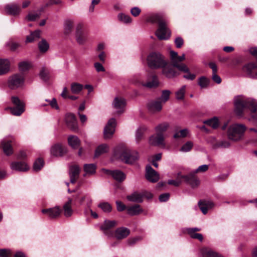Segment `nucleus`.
<instances>
[{
    "label": "nucleus",
    "instance_id": "nucleus-1",
    "mask_svg": "<svg viewBox=\"0 0 257 257\" xmlns=\"http://www.w3.org/2000/svg\"><path fill=\"white\" fill-rule=\"evenodd\" d=\"M147 62L151 70L148 71L147 82H142V86L149 89L156 88L160 84L158 77L153 69L161 67V54L152 51L147 57Z\"/></svg>",
    "mask_w": 257,
    "mask_h": 257
},
{
    "label": "nucleus",
    "instance_id": "nucleus-2",
    "mask_svg": "<svg viewBox=\"0 0 257 257\" xmlns=\"http://www.w3.org/2000/svg\"><path fill=\"white\" fill-rule=\"evenodd\" d=\"M234 111L237 116H242L244 110L246 108L249 109L252 112L256 110L257 102L251 98H247L240 95L234 97Z\"/></svg>",
    "mask_w": 257,
    "mask_h": 257
},
{
    "label": "nucleus",
    "instance_id": "nucleus-3",
    "mask_svg": "<svg viewBox=\"0 0 257 257\" xmlns=\"http://www.w3.org/2000/svg\"><path fill=\"white\" fill-rule=\"evenodd\" d=\"M72 202V199L69 198L63 205L62 209L59 206H57L53 208L43 209L42 212L44 214L47 215L52 219L58 217L62 211L66 217H69L73 213V210L71 205Z\"/></svg>",
    "mask_w": 257,
    "mask_h": 257
},
{
    "label": "nucleus",
    "instance_id": "nucleus-4",
    "mask_svg": "<svg viewBox=\"0 0 257 257\" xmlns=\"http://www.w3.org/2000/svg\"><path fill=\"white\" fill-rule=\"evenodd\" d=\"M246 127L243 124L234 123L230 125L227 131V136L229 140L238 141L242 139Z\"/></svg>",
    "mask_w": 257,
    "mask_h": 257
},
{
    "label": "nucleus",
    "instance_id": "nucleus-5",
    "mask_svg": "<svg viewBox=\"0 0 257 257\" xmlns=\"http://www.w3.org/2000/svg\"><path fill=\"white\" fill-rule=\"evenodd\" d=\"M138 158L139 154L137 152L128 149H123L120 153V158L126 164H132L136 161Z\"/></svg>",
    "mask_w": 257,
    "mask_h": 257
},
{
    "label": "nucleus",
    "instance_id": "nucleus-6",
    "mask_svg": "<svg viewBox=\"0 0 257 257\" xmlns=\"http://www.w3.org/2000/svg\"><path fill=\"white\" fill-rule=\"evenodd\" d=\"M11 100L15 106L10 107L8 108L10 110V112L13 115H21L25 111V104L17 96H12Z\"/></svg>",
    "mask_w": 257,
    "mask_h": 257
},
{
    "label": "nucleus",
    "instance_id": "nucleus-7",
    "mask_svg": "<svg viewBox=\"0 0 257 257\" xmlns=\"http://www.w3.org/2000/svg\"><path fill=\"white\" fill-rule=\"evenodd\" d=\"M25 80V76L19 73L10 76L8 80V86L12 89H14L21 86Z\"/></svg>",
    "mask_w": 257,
    "mask_h": 257
},
{
    "label": "nucleus",
    "instance_id": "nucleus-8",
    "mask_svg": "<svg viewBox=\"0 0 257 257\" xmlns=\"http://www.w3.org/2000/svg\"><path fill=\"white\" fill-rule=\"evenodd\" d=\"M146 21L157 25L158 28L155 32V35L159 40H161V15L159 14H152L147 17Z\"/></svg>",
    "mask_w": 257,
    "mask_h": 257
},
{
    "label": "nucleus",
    "instance_id": "nucleus-9",
    "mask_svg": "<svg viewBox=\"0 0 257 257\" xmlns=\"http://www.w3.org/2000/svg\"><path fill=\"white\" fill-rule=\"evenodd\" d=\"M191 174L187 175H183L180 172L177 173L176 179L175 180L171 179L168 181V184L169 185H173L175 187L179 186L183 181L185 182H189V180L192 178Z\"/></svg>",
    "mask_w": 257,
    "mask_h": 257
},
{
    "label": "nucleus",
    "instance_id": "nucleus-10",
    "mask_svg": "<svg viewBox=\"0 0 257 257\" xmlns=\"http://www.w3.org/2000/svg\"><path fill=\"white\" fill-rule=\"evenodd\" d=\"M145 177L149 182H157L160 178V175L150 165L146 166Z\"/></svg>",
    "mask_w": 257,
    "mask_h": 257
},
{
    "label": "nucleus",
    "instance_id": "nucleus-11",
    "mask_svg": "<svg viewBox=\"0 0 257 257\" xmlns=\"http://www.w3.org/2000/svg\"><path fill=\"white\" fill-rule=\"evenodd\" d=\"M116 120L112 118L110 119L104 129V137L105 139H109L112 137L115 132L116 126Z\"/></svg>",
    "mask_w": 257,
    "mask_h": 257
},
{
    "label": "nucleus",
    "instance_id": "nucleus-12",
    "mask_svg": "<svg viewBox=\"0 0 257 257\" xmlns=\"http://www.w3.org/2000/svg\"><path fill=\"white\" fill-rule=\"evenodd\" d=\"M65 122L67 126L72 131L77 132L78 126L75 115L73 113H68L66 115Z\"/></svg>",
    "mask_w": 257,
    "mask_h": 257
},
{
    "label": "nucleus",
    "instance_id": "nucleus-13",
    "mask_svg": "<svg viewBox=\"0 0 257 257\" xmlns=\"http://www.w3.org/2000/svg\"><path fill=\"white\" fill-rule=\"evenodd\" d=\"M116 225L117 221L115 220H105L100 228L106 235L112 236L113 235V232L110 229Z\"/></svg>",
    "mask_w": 257,
    "mask_h": 257
},
{
    "label": "nucleus",
    "instance_id": "nucleus-14",
    "mask_svg": "<svg viewBox=\"0 0 257 257\" xmlns=\"http://www.w3.org/2000/svg\"><path fill=\"white\" fill-rule=\"evenodd\" d=\"M75 36L77 43L80 45L83 44L86 41L87 35L81 24L77 26Z\"/></svg>",
    "mask_w": 257,
    "mask_h": 257
},
{
    "label": "nucleus",
    "instance_id": "nucleus-15",
    "mask_svg": "<svg viewBox=\"0 0 257 257\" xmlns=\"http://www.w3.org/2000/svg\"><path fill=\"white\" fill-rule=\"evenodd\" d=\"M243 71L249 77L257 79V64L250 63L245 65Z\"/></svg>",
    "mask_w": 257,
    "mask_h": 257
},
{
    "label": "nucleus",
    "instance_id": "nucleus-16",
    "mask_svg": "<svg viewBox=\"0 0 257 257\" xmlns=\"http://www.w3.org/2000/svg\"><path fill=\"white\" fill-rule=\"evenodd\" d=\"M149 111L152 113H155L161 111V97L150 101L148 104Z\"/></svg>",
    "mask_w": 257,
    "mask_h": 257
},
{
    "label": "nucleus",
    "instance_id": "nucleus-17",
    "mask_svg": "<svg viewBox=\"0 0 257 257\" xmlns=\"http://www.w3.org/2000/svg\"><path fill=\"white\" fill-rule=\"evenodd\" d=\"M162 72L167 77L171 78L178 75V73L170 66H168L166 62L162 59Z\"/></svg>",
    "mask_w": 257,
    "mask_h": 257
},
{
    "label": "nucleus",
    "instance_id": "nucleus-18",
    "mask_svg": "<svg viewBox=\"0 0 257 257\" xmlns=\"http://www.w3.org/2000/svg\"><path fill=\"white\" fill-rule=\"evenodd\" d=\"M14 142L12 140H3L0 145V148L2 147L4 153L7 156H11L14 153L13 146Z\"/></svg>",
    "mask_w": 257,
    "mask_h": 257
},
{
    "label": "nucleus",
    "instance_id": "nucleus-19",
    "mask_svg": "<svg viewBox=\"0 0 257 257\" xmlns=\"http://www.w3.org/2000/svg\"><path fill=\"white\" fill-rule=\"evenodd\" d=\"M13 170L20 172H25L29 169V167L24 161H14L10 165Z\"/></svg>",
    "mask_w": 257,
    "mask_h": 257
},
{
    "label": "nucleus",
    "instance_id": "nucleus-20",
    "mask_svg": "<svg viewBox=\"0 0 257 257\" xmlns=\"http://www.w3.org/2000/svg\"><path fill=\"white\" fill-rule=\"evenodd\" d=\"M156 135H152L150 137L149 142L152 146H159L161 145V124L156 127Z\"/></svg>",
    "mask_w": 257,
    "mask_h": 257
},
{
    "label": "nucleus",
    "instance_id": "nucleus-21",
    "mask_svg": "<svg viewBox=\"0 0 257 257\" xmlns=\"http://www.w3.org/2000/svg\"><path fill=\"white\" fill-rule=\"evenodd\" d=\"M51 153L54 156H62L67 153V149L60 144H56L52 147Z\"/></svg>",
    "mask_w": 257,
    "mask_h": 257
},
{
    "label": "nucleus",
    "instance_id": "nucleus-22",
    "mask_svg": "<svg viewBox=\"0 0 257 257\" xmlns=\"http://www.w3.org/2000/svg\"><path fill=\"white\" fill-rule=\"evenodd\" d=\"M113 105L115 108L119 109L116 112L119 115L124 112L123 108L126 105V102L124 98L116 97L114 99Z\"/></svg>",
    "mask_w": 257,
    "mask_h": 257
},
{
    "label": "nucleus",
    "instance_id": "nucleus-23",
    "mask_svg": "<svg viewBox=\"0 0 257 257\" xmlns=\"http://www.w3.org/2000/svg\"><path fill=\"white\" fill-rule=\"evenodd\" d=\"M130 234V230L124 227L117 228L115 232H113V235L117 239H122L126 238Z\"/></svg>",
    "mask_w": 257,
    "mask_h": 257
},
{
    "label": "nucleus",
    "instance_id": "nucleus-24",
    "mask_svg": "<svg viewBox=\"0 0 257 257\" xmlns=\"http://www.w3.org/2000/svg\"><path fill=\"white\" fill-rule=\"evenodd\" d=\"M107 174L111 175L114 179L118 182H121L125 179V175L122 171L119 170H106Z\"/></svg>",
    "mask_w": 257,
    "mask_h": 257
},
{
    "label": "nucleus",
    "instance_id": "nucleus-25",
    "mask_svg": "<svg viewBox=\"0 0 257 257\" xmlns=\"http://www.w3.org/2000/svg\"><path fill=\"white\" fill-rule=\"evenodd\" d=\"M80 173V168L78 166L73 165L70 168V182L72 184L76 183Z\"/></svg>",
    "mask_w": 257,
    "mask_h": 257
},
{
    "label": "nucleus",
    "instance_id": "nucleus-26",
    "mask_svg": "<svg viewBox=\"0 0 257 257\" xmlns=\"http://www.w3.org/2000/svg\"><path fill=\"white\" fill-rule=\"evenodd\" d=\"M10 62L7 59H0V75L7 74L10 70Z\"/></svg>",
    "mask_w": 257,
    "mask_h": 257
},
{
    "label": "nucleus",
    "instance_id": "nucleus-27",
    "mask_svg": "<svg viewBox=\"0 0 257 257\" xmlns=\"http://www.w3.org/2000/svg\"><path fill=\"white\" fill-rule=\"evenodd\" d=\"M5 9L8 14L13 16L18 15L21 11L20 6L15 4L7 5Z\"/></svg>",
    "mask_w": 257,
    "mask_h": 257
},
{
    "label": "nucleus",
    "instance_id": "nucleus-28",
    "mask_svg": "<svg viewBox=\"0 0 257 257\" xmlns=\"http://www.w3.org/2000/svg\"><path fill=\"white\" fill-rule=\"evenodd\" d=\"M199 207L204 214L207 213L208 210L211 208L214 204L213 202L209 201H200L198 203Z\"/></svg>",
    "mask_w": 257,
    "mask_h": 257
},
{
    "label": "nucleus",
    "instance_id": "nucleus-29",
    "mask_svg": "<svg viewBox=\"0 0 257 257\" xmlns=\"http://www.w3.org/2000/svg\"><path fill=\"white\" fill-rule=\"evenodd\" d=\"M68 143L72 148L76 149L80 145V140L76 136H70L68 138Z\"/></svg>",
    "mask_w": 257,
    "mask_h": 257
},
{
    "label": "nucleus",
    "instance_id": "nucleus-30",
    "mask_svg": "<svg viewBox=\"0 0 257 257\" xmlns=\"http://www.w3.org/2000/svg\"><path fill=\"white\" fill-rule=\"evenodd\" d=\"M143 210L141 208L140 205L136 204L127 208V212L131 215H136L142 212Z\"/></svg>",
    "mask_w": 257,
    "mask_h": 257
},
{
    "label": "nucleus",
    "instance_id": "nucleus-31",
    "mask_svg": "<svg viewBox=\"0 0 257 257\" xmlns=\"http://www.w3.org/2000/svg\"><path fill=\"white\" fill-rule=\"evenodd\" d=\"M177 57H179V56H177ZM181 61H179L177 58H175L172 61L173 66L175 67H176L180 71L183 72H188V68L187 67V66L182 63L180 64L179 63Z\"/></svg>",
    "mask_w": 257,
    "mask_h": 257
},
{
    "label": "nucleus",
    "instance_id": "nucleus-32",
    "mask_svg": "<svg viewBox=\"0 0 257 257\" xmlns=\"http://www.w3.org/2000/svg\"><path fill=\"white\" fill-rule=\"evenodd\" d=\"M146 131L147 127L145 126H141L137 130L136 133V140L137 144H139L140 142L144 139V134Z\"/></svg>",
    "mask_w": 257,
    "mask_h": 257
},
{
    "label": "nucleus",
    "instance_id": "nucleus-33",
    "mask_svg": "<svg viewBox=\"0 0 257 257\" xmlns=\"http://www.w3.org/2000/svg\"><path fill=\"white\" fill-rule=\"evenodd\" d=\"M170 36V30L166 27L165 23L162 20V40H168Z\"/></svg>",
    "mask_w": 257,
    "mask_h": 257
},
{
    "label": "nucleus",
    "instance_id": "nucleus-34",
    "mask_svg": "<svg viewBox=\"0 0 257 257\" xmlns=\"http://www.w3.org/2000/svg\"><path fill=\"white\" fill-rule=\"evenodd\" d=\"M74 27L73 21L70 20H67L64 23V34L68 35L72 32Z\"/></svg>",
    "mask_w": 257,
    "mask_h": 257
},
{
    "label": "nucleus",
    "instance_id": "nucleus-35",
    "mask_svg": "<svg viewBox=\"0 0 257 257\" xmlns=\"http://www.w3.org/2000/svg\"><path fill=\"white\" fill-rule=\"evenodd\" d=\"M127 199L131 201L141 203L143 201V196L140 193L135 192L127 196Z\"/></svg>",
    "mask_w": 257,
    "mask_h": 257
},
{
    "label": "nucleus",
    "instance_id": "nucleus-36",
    "mask_svg": "<svg viewBox=\"0 0 257 257\" xmlns=\"http://www.w3.org/2000/svg\"><path fill=\"white\" fill-rule=\"evenodd\" d=\"M108 146L105 144H102L98 146L95 151L94 158H98L101 155L107 152Z\"/></svg>",
    "mask_w": 257,
    "mask_h": 257
},
{
    "label": "nucleus",
    "instance_id": "nucleus-37",
    "mask_svg": "<svg viewBox=\"0 0 257 257\" xmlns=\"http://www.w3.org/2000/svg\"><path fill=\"white\" fill-rule=\"evenodd\" d=\"M41 31L40 30H36L32 32L30 35L27 37L26 42L30 43L37 40L40 37Z\"/></svg>",
    "mask_w": 257,
    "mask_h": 257
},
{
    "label": "nucleus",
    "instance_id": "nucleus-38",
    "mask_svg": "<svg viewBox=\"0 0 257 257\" xmlns=\"http://www.w3.org/2000/svg\"><path fill=\"white\" fill-rule=\"evenodd\" d=\"M202 254L203 257H222L216 252L207 248H203L202 249Z\"/></svg>",
    "mask_w": 257,
    "mask_h": 257
},
{
    "label": "nucleus",
    "instance_id": "nucleus-39",
    "mask_svg": "<svg viewBox=\"0 0 257 257\" xmlns=\"http://www.w3.org/2000/svg\"><path fill=\"white\" fill-rule=\"evenodd\" d=\"M183 232L184 233H187L192 238L198 239L200 241H202L203 240V236L201 233H196L190 230H185V229H183Z\"/></svg>",
    "mask_w": 257,
    "mask_h": 257
},
{
    "label": "nucleus",
    "instance_id": "nucleus-40",
    "mask_svg": "<svg viewBox=\"0 0 257 257\" xmlns=\"http://www.w3.org/2000/svg\"><path fill=\"white\" fill-rule=\"evenodd\" d=\"M189 134V131L187 128H184L176 132L173 136L175 139L184 138L187 137Z\"/></svg>",
    "mask_w": 257,
    "mask_h": 257
},
{
    "label": "nucleus",
    "instance_id": "nucleus-41",
    "mask_svg": "<svg viewBox=\"0 0 257 257\" xmlns=\"http://www.w3.org/2000/svg\"><path fill=\"white\" fill-rule=\"evenodd\" d=\"M83 88V85L77 82H73L71 85V91L74 94H78Z\"/></svg>",
    "mask_w": 257,
    "mask_h": 257
},
{
    "label": "nucleus",
    "instance_id": "nucleus-42",
    "mask_svg": "<svg viewBox=\"0 0 257 257\" xmlns=\"http://www.w3.org/2000/svg\"><path fill=\"white\" fill-rule=\"evenodd\" d=\"M83 169L86 173L93 174L95 173L96 166L94 164H85Z\"/></svg>",
    "mask_w": 257,
    "mask_h": 257
},
{
    "label": "nucleus",
    "instance_id": "nucleus-43",
    "mask_svg": "<svg viewBox=\"0 0 257 257\" xmlns=\"http://www.w3.org/2000/svg\"><path fill=\"white\" fill-rule=\"evenodd\" d=\"M38 47L41 52L45 53L48 50L49 45L45 39H43L39 43Z\"/></svg>",
    "mask_w": 257,
    "mask_h": 257
},
{
    "label": "nucleus",
    "instance_id": "nucleus-44",
    "mask_svg": "<svg viewBox=\"0 0 257 257\" xmlns=\"http://www.w3.org/2000/svg\"><path fill=\"white\" fill-rule=\"evenodd\" d=\"M204 123L206 125L212 127L213 128H217L219 125L218 120L215 117L204 121Z\"/></svg>",
    "mask_w": 257,
    "mask_h": 257
},
{
    "label": "nucleus",
    "instance_id": "nucleus-45",
    "mask_svg": "<svg viewBox=\"0 0 257 257\" xmlns=\"http://www.w3.org/2000/svg\"><path fill=\"white\" fill-rule=\"evenodd\" d=\"M209 82L206 77L202 76L198 79V84L201 89L206 88L209 85Z\"/></svg>",
    "mask_w": 257,
    "mask_h": 257
},
{
    "label": "nucleus",
    "instance_id": "nucleus-46",
    "mask_svg": "<svg viewBox=\"0 0 257 257\" xmlns=\"http://www.w3.org/2000/svg\"><path fill=\"white\" fill-rule=\"evenodd\" d=\"M44 162L43 160L41 158H38L34 163L33 170L36 172L39 171L44 166Z\"/></svg>",
    "mask_w": 257,
    "mask_h": 257
},
{
    "label": "nucleus",
    "instance_id": "nucleus-47",
    "mask_svg": "<svg viewBox=\"0 0 257 257\" xmlns=\"http://www.w3.org/2000/svg\"><path fill=\"white\" fill-rule=\"evenodd\" d=\"M186 85L182 86L176 92V97L178 100H183L184 98V94L186 91Z\"/></svg>",
    "mask_w": 257,
    "mask_h": 257
},
{
    "label": "nucleus",
    "instance_id": "nucleus-48",
    "mask_svg": "<svg viewBox=\"0 0 257 257\" xmlns=\"http://www.w3.org/2000/svg\"><path fill=\"white\" fill-rule=\"evenodd\" d=\"M118 19L120 22L125 24L131 23L132 21V19L130 16L122 13L118 15Z\"/></svg>",
    "mask_w": 257,
    "mask_h": 257
},
{
    "label": "nucleus",
    "instance_id": "nucleus-49",
    "mask_svg": "<svg viewBox=\"0 0 257 257\" xmlns=\"http://www.w3.org/2000/svg\"><path fill=\"white\" fill-rule=\"evenodd\" d=\"M193 146V144L191 141H187L180 149V151L182 152H188L191 151Z\"/></svg>",
    "mask_w": 257,
    "mask_h": 257
},
{
    "label": "nucleus",
    "instance_id": "nucleus-50",
    "mask_svg": "<svg viewBox=\"0 0 257 257\" xmlns=\"http://www.w3.org/2000/svg\"><path fill=\"white\" fill-rule=\"evenodd\" d=\"M19 69L21 71L20 74H23L25 76V72L28 71L30 68L29 64L26 62H22L19 63Z\"/></svg>",
    "mask_w": 257,
    "mask_h": 257
},
{
    "label": "nucleus",
    "instance_id": "nucleus-51",
    "mask_svg": "<svg viewBox=\"0 0 257 257\" xmlns=\"http://www.w3.org/2000/svg\"><path fill=\"white\" fill-rule=\"evenodd\" d=\"M98 206L105 212H110L112 210V207L108 202L100 203Z\"/></svg>",
    "mask_w": 257,
    "mask_h": 257
},
{
    "label": "nucleus",
    "instance_id": "nucleus-52",
    "mask_svg": "<svg viewBox=\"0 0 257 257\" xmlns=\"http://www.w3.org/2000/svg\"><path fill=\"white\" fill-rule=\"evenodd\" d=\"M40 76L43 80L45 81H48L49 78L48 71L44 68L42 69L40 73Z\"/></svg>",
    "mask_w": 257,
    "mask_h": 257
},
{
    "label": "nucleus",
    "instance_id": "nucleus-53",
    "mask_svg": "<svg viewBox=\"0 0 257 257\" xmlns=\"http://www.w3.org/2000/svg\"><path fill=\"white\" fill-rule=\"evenodd\" d=\"M208 169V165H202L199 166L195 170L192 172L191 173L193 174H195L198 173H203L207 171Z\"/></svg>",
    "mask_w": 257,
    "mask_h": 257
},
{
    "label": "nucleus",
    "instance_id": "nucleus-54",
    "mask_svg": "<svg viewBox=\"0 0 257 257\" xmlns=\"http://www.w3.org/2000/svg\"><path fill=\"white\" fill-rule=\"evenodd\" d=\"M170 91L169 90H163L162 91V103L166 102L169 98Z\"/></svg>",
    "mask_w": 257,
    "mask_h": 257
},
{
    "label": "nucleus",
    "instance_id": "nucleus-55",
    "mask_svg": "<svg viewBox=\"0 0 257 257\" xmlns=\"http://www.w3.org/2000/svg\"><path fill=\"white\" fill-rule=\"evenodd\" d=\"M12 255V254L10 250L7 249H0L1 257H11Z\"/></svg>",
    "mask_w": 257,
    "mask_h": 257
},
{
    "label": "nucleus",
    "instance_id": "nucleus-56",
    "mask_svg": "<svg viewBox=\"0 0 257 257\" xmlns=\"http://www.w3.org/2000/svg\"><path fill=\"white\" fill-rule=\"evenodd\" d=\"M7 46L11 51H14L20 47V44L11 41L7 43Z\"/></svg>",
    "mask_w": 257,
    "mask_h": 257
},
{
    "label": "nucleus",
    "instance_id": "nucleus-57",
    "mask_svg": "<svg viewBox=\"0 0 257 257\" xmlns=\"http://www.w3.org/2000/svg\"><path fill=\"white\" fill-rule=\"evenodd\" d=\"M189 174H191L192 175V177L189 180V182L187 183L190 184L193 187L197 186L199 184V181L197 179L194 178V176L195 174H193L192 173H190Z\"/></svg>",
    "mask_w": 257,
    "mask_h": 257
},
{
    "label": "nucleus",
    "instance_id": "nucleus-58",
    "mask_svg": "<svg viewBox=\"0 0 257 257\" xmlns=\"http://www.w3.org/2000/svg\"><path fill=\"white\" fill-rule=\"evenodd\" d=\"M40 17V14L29 13L27 18L29 21H35L37 19Z\"/></svg>",
    "mask_w": 257,
    "mask_h": 257
},
{
    "label": "nucleus",
    "instance_id": "nucleus-59",
    "mask_svg": "<svg viewBox=\"0 0 257 257\" xmlns=\"http://www.w3.org/2000/svg\"><path fill=\"white\" fill-rule=\"evenodd\" d=\"M130 12L134 17H137L141 14V10L138 7H134L131 9Z\"/></svg>",
    "mask_w": 257,
    "mask_h": 257
},
{
    "label": "nucleus",
    "instance_id": "nucleus-60",
    "mask_svg": "<svg viewBox=\"0 0 257 257\" xmlns=\"http://www.w3.org/2000/svg\"><path fill=\"white\" fill-rule=\"evenodd\" d=\"M46 101L49 102V105L53 108L56 109H59V106L57 104V100L54 98L52 100H46Z\"/></svg>",
    "mask_w": 257,
    "mask_h": 257
},
{
    "label": "nucleus",
    "instance_id": "nucleus-61",
    "mask_svg": "<svg viewBox=\"0 0 257 257\" xmlns=\"http://www.w3.org/2000/svg\"><path fill=\"white\" fill-rule=\"evenodd\" d=\"M116 204L117 207V210L118 211H122L126 208V206L122 202L120 201H116Z\"/></svg>",
    "mask_w": 257,
    "mask_h": 257
},
{
    "label": "nucleus",
    "instance_id": "nucleus-62",
    "mask_svg": "<svg viewBox=\"0 0 257 257\" xmlns=\"http://www.w3.org/2000/svg\"><path fill=\"white\" fill-rule=\"evenodd\" d=\"M27 158V154L24 151H20L17 155V159L24 161Z\"/></svg>",
    "mask_w": 257,
    "mask_h": 257
},
{
    "label": "nucleus",
    "instance_id": "nucleus-63",
    "mask_svg": "<svg viewBox=\"0 0 257 257\" xmlns=\"http://www.w3.org/2000/svg\"><path fill=\"white\" fill-rule=\"evenodd\" d=\"M94 66L96 69V70L98 72H104L105 71V68L102 66V64H101L99 62H96L94 64Z\"/></svg>",
    "mask_w": 257,
    "mask_h": 257
},
{
    "label": "nucleus",
    "instance_id": "nucleus-64",
    "mask_svg": "<svg viewBox=\"0 0 257 257\" xmlns=\"http://www.w3.org/2000/svg\"><path fill=\"white\" fill-rule=\"evenodd\" d=\"M184 43L183 40L181 37H177L175 40V44L176 46L178 48H180L182 47Z\"/></svg>",
    "mask_w": 257,
    "mask_h": 257
}]
</instances>
